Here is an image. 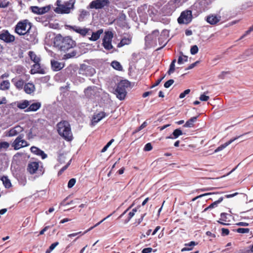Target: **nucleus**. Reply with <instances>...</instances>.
I'll list each match as a JSON object with an SVG mask.
<instances>
[{
    "label": "nucleus",
    "instance_id": "1",
    "mask_svg": "<svg viewBox=\"0 0 253 253\" xmlns=\"http://www.w3.org/2000/svg\"><path fill=\"white\" fill-rule=\"evenodd\" d=\"M55 44L59 47L61 50L65 51L72 48L75 45L74 41L70 37L57 36L55 39Z\"/></svg>",
    "mask_w": 253,
    "mask_h": 253
},
{
    "label": "nucleus",
    "instance_id": "2",
    "mask_svg": "<svg viewBox=\"0 0 253 253\" xmlns=\"http://www.w3.org/2000/svg\"><path fill=\"white\" fill-rule=\"evenodd\" d=\"M57 131L59 134L68 141L72 139V133L69 123L63 121L57 124Z\"/></svg>",
    "mask_w": 253,
    "mask_h": 253
},
{
    "label": "nucleus",
    "instance_id": "3",
    "mask_svg": "<svg viewBox=\"0 0 253 253\" xmlns=\"http://www.w3.org/2000/svg\"><path fill=\"white\" fill-rule=\"evenodd\" d=\"M75 2V0H70L62 3L61 0H57V7L54 9V11L57 13H69L71 9L74 8Z\"/></svg>",
    "mask_w": 253,
    "mask_h": 253
},
{
    "label": "nucleus",
    "instance_id": "4",
    "mask_svg": "<svg viewBox=\"0 0 253 253\" xmlns=\"http://www.w3.org/2000/svg\"><path fill=\"white\" fill-rule=\"evenodd\" d=\"M101 91V88L96 86H89L84 89V95L86 98L94 101L99 97Z\"/></svg>",
    "mask_w": 253,
    "mask_h": 253
},
{
    "label": "nucleus",
    "instance_id": "5",
    "mask_svg": "<svg viewBox=\"0 0 253 253\" xmlns=\"http://www.w3.org/2000/svg\"><path fill=\"white\" fill-rule=\"evenodd\" d=\"M185 0H170L162 8V12L165 15H170L172 12L181 3L185 1Z\"/></svg>",
    "mask_w": 253,
    "mask_h": 253
},
{
    "label": "nucleus",
    "instance_id": "6",
    "mask_svg": "<svg viewBox=\"0 0 253 253\" xmlns=\"http://www.w3.org/2000/svg\"><path fill=\"white\" fill-rule=\"evenodd\" d=\"M32 24L28 20L19 21L15 27V32L19 35L24 36L32 28Z\"/></svg>",
    "mask_w": 253,
    "mask_h": 253
},
{
    "label": "nucleus",
    "instance_id": "7",
    "mask_svg": "<svg viewBox=\"0 0 253 253\" xmlns=\"http://www.w3.org/2000/svg\"><path fill=\"white\" fill-rule=\"evenodd\" d=\"M129 83L126 81L120 82L117 85L115 90L117 97L120 100H124L126 95V88L129 85Z\"/></svg>",
    "mask_w": 253,
    "mask_h": 253
},
{
    "label": "nucleus",
    "instance_id": "8",
    "mask_svg": "<svg viewBox=\"0 0 253 253\" xmlns=\"http://www.w3.org/2000/svg\"><path fill=\"white\" fill-rule=\"evenodd\" d=\"M23 134H19L12 143V146L15 150H19L29 145V143L24 139Z\"/></svg>",
    "mask_w": 253,
    "mask_h": 253
},
{
    "label": "nucleus",
    "instance_id": "9",
    "mask_svg": "<svg viewBox=\"0 0 253 253\" xmlns=\"http://www.w3.org/2000/svg\"><path fill=\"white\" fill-rule=\"evenodd\" d=\"M113 38V34L111 31H105L104 36L102 40V45L107 50L113 49L112 41Z\"/></svg>",
    "mask_w": 253,
    "mask_h": 253
},
{
    "label": "nucleus",
    "instance_id": "10",
    "mask_svg": "<svg viewBox=\"0 0 253 253\" xmlns=\"http://www.w3.org/2000/svg\"><path fill=\"white\" fill-rule=\"evenodd\" d=\"M109 3V0H94L89 3L87 8L95 9H102L108 6Z\"/></svg>",
    "mask_w": 253,
    "mask_h": 253
},
{
    "label": "nucleus",
    "instance_id": "11",
    "mask_svg": "<svg viewBox=\"0 0 253 253\" xmlns=\"http://www.w3.org/2000/svg\"><path fill=\"white\" fill-rule=\"evenodd\" d=\"M24 39L33 44L38 42L37 32L35 27H32L24 35Z\"/></svg>",
    "mask_w": 253,
    "mask_h": 253
},
{
    "label": "nucleus",
    "instance_id": "12",
    "mask_svg": "<svg viewBox=\"0 0 253 253\" xmlns=\"http://www.w3.org/2000/svg\"><path fill=\"white\" fill-rule=\"evenodd\" d=\"M192 19V11L191 10H186L183 11L178 18V22L179 24H188Z\"/></svg>",
    "mask_w": 253,
    "mask_h": 253
},
{
    "label": "nucleus",
    "instance_id": "13",
    "mask_svg": "<svg viewBox=\"0 0 253 253\" xmlns=\"http://www.w3.org/2000/svg\"><path fill=\"white\" fill-rule=\"evenodd\" d=\"M69 29L72 30L76 33L79 34L83 37H85L86 35H88L90 34L91 32V30L89 28H87L85 27H81L77 26H71V25H67L66 26Z\"/></svg>",
    "mask_w": 253,
    "mask_h": 253
},
{
    "label": "nucleus",
    "instance_id": "14",
    "mask_svg": "<svg viewBox=\"0 0 253 253\" xmlns=\"http://www.w3.org/2000/svg\"><path fill=\"white\" fill-rule=\"evenodd\" d=\"M50 9V5H46L43 7H40L37 6H30V9L31 11L36 14H43L49 11Z\"/></svg>",
    "mask_w": 253,
    "mask_h": 253
},
{
    "label": "nucleus",
    "instance_id": "15",
    "mask_svg": "<svg viewBox=\"0 0 253 253\" xmlns=\"http://www.w3.org/2000/svg\"><path fill=\"white\" fill-rule=\"evenodd\" d=\"M0 39L5 42L9 43L14 41L15 37L11 35L8 31L3 30L0 34Z\"/></svg>",
    "mask_w": 253,
    "mask_h": 253
},
{
    "label": "nucleus",
    "instance_id": "16",
    "mask_svg": "<svg viewBox=\"0 0 253 253\" xmlns=\"http://www.w3.org/2000/svg\"><path fill=\"white\" fill-rule=\"evenodd\" d=\"M159 35V31L158 30H155L153 31L152 33L145 37V40L146 42L148 44L155 43Z\"/></svg>",
    "mask_w": 253,
    "mask_h": 253
},
{
    "label": "nucleus",
    "instance_id": "17",
    "mask_svg": "<svg viewBox=\"0 0 253 253\" xmlns=\"http://www.w3.org/2000/svg\"><path fill=\"white\" fill-rule=\"evenodd\" d=\"M106 116L107 115L104 112L101 111L94 113L91 120V125L92 126H95L97 123L101 121L103 118H105Z\"/></svg>",
    "mask_w": 253,
    "mask_h": 253
},
{
    "label": "nucleus",
    "instance_id": "18",
    "mask_svg": "<svg viewBox=\"0 0 253 253\" xmlns=\"http://www.w3.org/2000/svg\"><path fill=\"white\" fill-rule=\"evenodd\" d=\"M23 130V127L19 126H16L11 128L8 132L7 135L9 137H12L18 135Z\"/></svg>",
    "mask_w": 253,
    "mask_h": 253
},
{
    "label": "nucleus",
    "instance_id": "19",
    "mask_svg": "<svg viewBox=\"0 0 253 253\" xmlns=\"http://www.w3.org/2000/svg\"><path fill=\"white\" fill-rule=\"evenodd\" d=\"M30 150L32 153L38 156L41 157L42 159H45L47 156L42 150L37 147L32 146L31 147Z\"/></svg>",
    "mask_w": 253,
    "mask_h": 253
},
{
    "label": "nucleus",
    "instance_id": "20",
    "mask_svg": "<svg viewBox=\"0 0 253 253\" xmlns=\"http://www.w3.org/2000/svg\"><path fill=\"white\" fill-rule=\"evenodd\" d=\"M220 19V16L212 14L207 17L206 21L211 25H214L218 23Z\"/></svg>",
    "mask_w": 253,
    "mask_h": 253
},
{
    "label": "nucleus",
    "instance_id": "21",
    "mask_svg": "<svg viewBox=\"0 0 253 253\" xmlns=\"http://www.w3.org/2000/svg\"><path fill=\"white\" fill-rule=\"evenodd\" d=\"M42 106V104L40 102H36L29 105V107L25 110V112H36Z\"/></svg>",
    "mask_w": 253,
    "mask_h": 253
},
{
    "label": "nucleus",
    "instance_id": "22",
    "mask_svg": "<svg viewBox=\"0 0 253 253\" xmlns=\"http://www.w3.org/2000/svg\"><path fill=\"white\" fill-rule=\"evenodd\" d=\"M243 135H239L238 136L235 137L231 139H230L228 142L225 143L221 145L219 147H218L214 151L215 153H217L218 152H219L224 148H225L227 146H228L229 145H230L231 143H232L233 142L238 139L239 138L241 137Z\"/></svg>",
    "mask_w": 253,
    "mask_h": 253
},
{
    "label": "nucleus",
    "instance_id": "23",
    "mask_svg": "<svg viewBox=\"0 0 253 253\" xmlns=\"http://www.w3.org/2000/svg\"><path fill=\"white\" fill-rule=\"evenodd\" d=\"M51 65L52 70L55 71H59L64 67L63 63L54 60H51Z\"/></svg>",
    "mask_w": 253,
    "mask_h": 253
},
{
    "label": "nucleus",
    "instance_id": "24",
    "mask_svg": "<svg viewBox=\"0 0 253 253\" xmlns=\"http://www.w3.org/2000/svg\"><path fill=\"white\" fill-rule=\"evenodd\" d=\"M23 89L25 93L31 94L35 91V86L33 84L28 83L24 84Z\"/></svg>",
    "mask_w": 253,
    "mask_h": 253
},
{
    "label": "nucleus",
    "instance_id": "25",
    "mask_svg": "<svg viewBox=\"0 0 253 253\" xmlns=\"http://www.w3.org/2000/svg\"><path fill=\"white\" fill-rule=\"evenodd\" d=\"M39 166V164L37 162H33L30 163L28 165L27 170L31 174L35 173L38 169Z\"/></svg>",
    "mask_w": 253,
    "mask_h": 253
},
{
    "label": "nucleus",
    "instance_id": "26",
    "mask_svg": "<svg viewBox=\"0 0 253 253\" xmlns=\"http://www.w3.org/2000/svg\"><path fill=\"white\" fill-rule=\"evenodd\" d=\"M95 73V70L90 67L87 66L85 67L84 71L83 69L80 70V74H82L83 75H85L86 76H91Z\"/></svg>",
    "mask_w": 253,
    "mask_h": 253
},
{
    "label": "nucleus",
    "instance_id": "27",
    "mask_svg": "<svg viewBox=\"0 0 253 253\" xmlns=\"http://www.w3.org/2000/svg\"><path fill=\"white\" fill-rule=\"evenodd\" d=\"M212 0H200L199 4L200 5V11L201 12L205 11L207 6L211 2Z\"/></svg>",
    "mask_w": 253,
    "mask_h": 253
},
{
    "label": "nucleus",
    "instance_id": "28",
    "mask_svg": "<svg viewBox=\"0 0 253 253\" xmlns=\"http://www.w3.org/2000/svg\"><path fill=\"white\" fill-rule=\"evenodd\" d=\"M31 73L32 74H35L36 73H43L42 70L41 68V66L39 62L35 63V64L33 65L32 69L31 70Z\"/></svg>",
    "mask_w": 253,
    "mask_h": 253
},
{
    "label": "nucleus",
    "instance_id": "29",
    "mask_svg": "<svg viewBox=\"0 0 253 253\" xmlns=\"http://www.w3.org/2000/svg\"><path fill=\"white\" fill-rule=\"evenodd\" d=\"M131 42V37L129 36L124 37L121 42L118 43V47H121L124 45H128Z\"/></svg>",
    "mask_w": 253,
    "mask_h": 253
},
{
    "label": "nucleus",
    "instance_id": "30",
    "mask_svg": "<svg viewBox=\"0 0 253 253\" xmlns=\"http://www.w3.org/2000/svg\"><path fill=\"white\" fill-rule=\"evenodd\" d=\"M103 33V29H99L95 32H92L91 36L89 38V40L91 41H96L99 39L100 35Z\"/></svg>",
    "mask_w": 253,
    "mask_h": 253
},
{
    "label": "nucleus",
    "instance_id": "31",
    "mask_svg": "<svg viewBox=\"0 0 253 253\" xmlns=\"http://www.w3.org/2000/svg\"><path fill=\"white\" fill-rule=\"evenodd\" d=\"M80 14L78 17V20L80 22L84 21L85 18L90 15L89 12L85 10L81 9Z\"/></svg>",
    "mask_w": 253,
    "mask_h": 253
},
{
    "label": "nucleus",
    "instance_id": "32",
    "mask_svg": "<svg viewBox=\"0 0 253 253\" xmlns=\"http://www.w3.org/2000/svg\"><path fill=\"white\" fill-rule=\"evenodd\" d=\"M198 244V243L194 241H191L189 243L185 244V247L181 249V252L189 251L192 250L193 248Z\"/></svg>",
    "mask_w": 253,
    "mask_h": 253
},
{
    "label": "nucleus",
    "instance_id": "33",
    "mask_svg": "<svg viewBox=\"0 0 253 253\" xmlns=\"http://www.w3.org/2000/svg\"><path fill=\"white\" fill-rule=\"evenodd\" d=\"M147 5L143 4L138 7L137 9V12L140 16L145 17V16L147 15Z\"/></svg>",
    "mask_w": 253,
    "mask_h": 253
},
{
    "label": "nucleus",
    "instance_id": "34",
    "mask_svg": "<svg viewBox=\"0 0 253 253\" xmlns=\"http://www.w3.org/2000/svg\"><path fill=\"white\" fill-rule=\"evenodd\" d=\"M183 134L182 131L179 128L175 129L172 134L169 136H167L166 137L167 139H176L179 136Z\"/></svg>",
    "mask_w": 253,
    "mask_h": 253
},
{
    "label": "nucleus",
    "instance_id": "35",
    "mask_svg": "<svg viewBox=\"0 0 253 253\" xmlns=\"http://www.w3.org/2000/svg\"><path fill=\"white\" fill-rule=\"evenodd\" d=\"M12 82L14 83V85L17 89L21 90L24 88V81L22 79L15 80H12Z\"/></svg>",
    "mask_w": 253,
    "mask_h": 253
},
{
    "label": "nucleus",
    "instance_id": "36",
    "mask_svg": "<svg viewBox=\"0 0 253 253\" xmlns=\"http://www.w3.org/2000/svg\"><path fill=\"white\" fill-rule=\"evenodd\" d=\"M30 105V101L27 100H23L17 103V107L20 109H24L29 107Z\"/></svg>",
    "mask_w": 253,
    "mask_h": 253
},
{
    "label": "nucleus",
    "instance_id": "37",
    "mask_svg": "<svg viewBox=\"0 0 253 253\" xmlns=\"http://www.w3.org/2000/svg\"><path fill=\"white\" fill-rule=\"evenodd\" d=\"M198 117H193L190 119L188 120L186 123L183 126L185 127H191L194 126V123L197 121Z\"/></svg>",
    "mask_w": 253,
    "mask_h": 253
},
{
    "label": "nucleus",
    "instance_id": "38",
    "mask_svg": "<svg viewBox=\"0 0 253 253\" xmlns=\"http://www.w3.org/2000/svg\"><path fill=\"white\" fill-rule=\"evenodd\" d=\"M0 180L2 181L4 186L6 188H9L11 186V183L10 180L7 176H3L1 177Z\"/></svg>",
    "mask_w": 253,
    "mask_h": 253
},
{
    "label": "nucleus",
    "instance_id": "39",
    "mask_svg": "<svg viewBox=\"0 0 253 253\" xmlns=\"http://www.w3.org/2000/svg\"><path fill=\"white\" fill-rule=\"evenodd\" d=\"M10 87V83L8 80L3 81L0 84V89L2 90H8Z\"/></svg>",
    "mask_w": 253,
    "mask_h": 253
},
{
    "label": "nucleus",
    "instance_id": "40",
    "mask_svg": "<svg viewBox=\"0 0 253 253\" xmlns=\"http://www.w3.org/2000/svg\"><path fill=\"white\" fill-rule=\"evenodd\" d=\"M157 12V10L153 6L147 5V15H149L150 17H153V16L156 15Z\"/></svg>",
    "mask_w": 253,
    "mask_h": 253
},
{
    "label": "nucleus",
    "instance_id": "41",
    "mask_svg": "<svg viewBox=\"0 0 253 253\" xmlns=\"http://www.w3.org/2000/svg\"><path fill=\"white\" fill-rule=\"evenodd\" d=\"M29 55L31 59L34 61V63L40 62V58L37 56V55L33 51H30L29 52Z\"/></svg>",
    "mask_w": 253,
    "mask_h": 253
},
{
    "label": "nucleus",
    "instance_id": "42",
    "mask_svg": "<svg viewBox=\"0 0 253 253\" xmlns=\"http://www.w3.org/2000/svg\"><path fill=\"white\" fill-rule=\"evenodd\" d=\"M223 200V198L220 197L218 199V200L215 201L214 202L212 203L211 204L209 207H208L207 208L205 209V211H206L209 209L213 208L214 207H216L218 204L221 203Z\"/></svg>",
    "mask_w": 253,
    "mask_h": 253
},
{
    "label": "nucleus",
    "instance_id": "43",
    "mask_svg": "<svg viewBox=\"0 0 253 253\" xmlns=\"http://www.w3.org/2000/svg\"><path fill=\"white\" fill-rule=\"evenodd\" d=\"M9 146V143L7 142H0V152L6 151Z\"/></svg>",
    "mask_w": 253,
    "mask_h": 253
},
{
    "label": "nucleus",
    "instance_id": "44",
    "mask_svg": "<svg viewBox=\"0 0 253 253\" xmlns=\"http://www.w3.org/2000/svg\"><path fill=\"white\" fill-rule=\"evenodd\" d=\"M112 67L117 70L121 71L122 70V66L120 63V62L117 61H113L111 63Z\"/></svg>",
    "mask_w": 253,
    "mask_h": 253
},
{
    "label": "nucleus",
    "instance_id": "45",
    "mask_svg": "<svg viewBox=\"0 0 253 253\" xmlns=\"http://www.w3.org/2000/svg\"><path fill=\"white\" fill-rule=\"evenodd\" d=\"M176 62V59H174L170 64L169 69L168 71V74L170 75L172 73H173L175 70V63Z\"/></svg>",
    "mask_w": 253,
    "mask_h": 253
},
{
    "label": "nucleus",
    "instance_id": "46",
    "mask_svg": "<svg viewBox=\"0 0 253 253\" xmlns=\"http://www.w3.org/2000/svg\"><path fill=\"white\" fill-rule=\"evenodd\" d=\"M136 211L137 210L135 208L133 209L131 211L129 212L128 218L126 220L125 223H127L130 220V219L134 215Z\"/></svg>",
    "mask_w": 253,
    "mask_h": 253
},
{
    "label": "nucleus",
    "instance_id": "47",
    "mask_svg": "<svg viewBox=\"0 0 253 253\" xmlns=\"http://www.w3.org/2000/svg\"><path fill=\"white\" fill-rule=\"evenodd\" d=\"M188 60V57L187 56H183V57L179 56L178 59L177 63L179 64H182L184 62H187Z\"/></svg>",
    "mask_w": 253,
    "mask_h": 253
},
{
    "label": "nucleus",
    "instance_id": "48",
    "mask_svg": "<svg viewBox=\"0 0 253 253\" xmlns=\"http://www.w3.org/2000/svg\"><path fill=\"white\" fill-rule=\"evenodd\" d=\"M198 47L196 45H194L191 46L190 49V53L192 55H195L198 53Z\"/></svg>",
    "mask_w": 253,
    "mask_h": 253
},
{
    "label": "nucleus",
    "instance_id": "49",
    "mask_svg": "<svg viewBox=\"0 0 253 253\" xmlns=\"http://www.w3.org/2000/svg\"><path fill=\"white\" fill-rule=\"evenodd\" d=\"M249 228H238L236 230V232L239 233H248L249 232Z\"/></svg>",
    "mask_w": 253,
    "mask_h": 253
},
{
    "label": "nucleus",
    "instance_id": "50",
    "mask_svg": "<svg viewBox=\"0 0 253 253\" xmlns=\"http://www.w3.org/2000/svg\"><path fill=\"white\" fill-rule=\"evenodd\" d=\"M76 182V180L75 178H71V179H70L68 183V187L69 188L73 187L75 184Z\"/></svg>",
    "mask_w": 253,
    "mask_h": 253
},
{
    "label": "nucleus",
    "instance_id": "51",
    "mask_svg": "<svg viewBox=\"0 0 253 253\" xmlns=\"http://www.w3.org/2000/svg\"><path fill=\"white\" fill-rule=\"evenodd\" d=\"M228 216H229V215L226 213H224V212H223V213H221V214H220V220L223 221H227V219H228Z\"/></svg>",
    "mask_w": 253,
    "mask_h": 253
},
{
    "label": "nucleus",
    "instance_id": "52",
    "mask_svg": "<svg viewBox=\"0 0 253 253\" xmlns=\"http://www.w3.org/2000/svg\"><path fill=\"white\" fill-rule=\"evenodd\" d=\"M174 83V80L172 79L169 80L166 82L164 84V86L166 88L169 87Z\"/></svg>",
    "mask_w": 253,
    "mask_h": 253
},
{
    "label": "nucleus",
    "instance_id": "53",
    "mask_svg": "<svg viewBox=\"0 0 253 253\" xmlns=\"http://www.w3.org/2000/svg\"><path fill=\"white\" fill-rule=\"evenodd\" d=\"M190 92V89H187L185 90H184L183 92L181 93L179 95V98L182 99L185 97V96L189 94Z\"/></svg>",
    "mask_w": 253,
    "mask_h": 253
},
{
    "label": "nucleus",
    "instance_id": "54",
    "mask_svg": "<svg viewBox=\"0 0 253 253\" xmlns=\"http://www.w3.org/2000/svg\"><path fill=\"white\" fill-rule=\"evenodd\" d=\"M253 32V25L252 26H251L248 30H247L245 33L242 36H241V37L240 38V40H241L242 39H243L244 37H245L246 36H247L248 35H249L251 32Z\"/></svg>",
    "mask_w": 253,
    "mask_h": 253
},
{
    "label": "nucleus",
    "instance_id": "55",
    "mask_svg": "<svg viewBox=\"0 0 253 253\" xmlns=\"http://www.w3.org/2000/svg\"><path fill=\"white\" fill-rule=\"evenodd\" d=\"M152 149V146L150 143H147L144 148V150L145 151H149Z\"/></svg>",
    "mask_w": 253,
    "mask_h": 253
},
{
    "label": "nucleus",
    "instance_id": "56",
    "mask_svg": "<svg viewBox=\"0 0 253 253\" xmlns=\"http://www.w3.org/2000/svg\"><path fill=\"white\" fill-rule=\"evenodd\" d=\"M209 99V96L205 94H202L200 97V100L202 101H206Z\"/></svg>",
    "mask_w": 253,
    "mask_h": 253
},
{
    "label": "nucleus",
    "instance_id": "57",
    "mask_svg": "<svg viewBox=\"0 0 253 253\" xmlns=\"http://www.w3.org/2000/svg\"><path fill=\"white\" fill-rule=\"evenodd\" d=\"M221 231H222V236H226V235H228L229 233V231L228 229H226V228H222L221 229Z\"/></svg>",
    "mask_w": 253,
    "mask_h": 253
},
{
    "label": "nucleus",
    "instance_id": "58",
    "mask_svg": "<svg viewBox=\"0 0 253 253\" xmlns=\"http://www.w3.org/2000/svg\"><path fill=\"white\" fill-rule=\"evenodd\" d=\"M147 126V123L144 122L138 128L135 130V132H138Z\"/></svg>",
    "mask_w": 253,
    "mask_h": 253
},
{
    "label": "nucleus",
    "instance_id": "59",
    "mask_svg": "<svg viewBox=\"0 0 253 253\" xmlns=\"http://www.w3.org/2000/svg\"><path fill=\"white\" fill-rule=\"evenodd\" d=\"M165 77V75H164L163 77H162L161 78L158 79L156 82L155 83V84L152 85V87H154L155 86H157L158 85H159L160 84V83L162 82V81L164 79V78Z\"/></svg>",
    "mask_w": 253,
    "mask_h": 253
},
{
    "label": "nucleus",
    "instance_id": "60",
    "mask_svg": "<svg viewBox=\"0 0 253 253\" xmlns=\"http://www.w3.org/2000/svg\"><path fill=\"white\" fill-rule=\"evenodd\" d=\"M59 245V243L58 242H56L53 244H52L50 247L49 249L50 251H53L56 246H57Z\"/></svg>",
    "mask_w": 253,
    "mask_h": 253
},
{
    "label": "nucleus",
    "instance_id": "61",
    "mask_svg": "<svg viewBox=\"0 0 253 253\" xmlns=\"http://www.w3.org/2000/svg\"><path fill=\"white\" fill-rule=\"evenodd\" d=\"M152 251V249L151 248H147L143 249L142 251V253H150Z\"/></svg>",
    "mask_w": 253,
    "mask_h": 253
},
{
    "label": "nucleus",
    "instance_id": "62",
    "mask_svg": "<svg viewBox=\"0 0 253 253\" xmlns=\"http://www.w3.org/2000/svg\"><path fill=\"white\" fill-rule=\"evenodd\" d=\"M236 225H238V226H248L249 224L247 222H238V223H236Z\"/></svg>",
    "mask_w": 253,
    "mask_h": 253
},
{
    "label": "nucleus",
    "instance_id": "63",
    "mask_svg": "<svg viewBox=\"0 0 253 253\" xmlns=\"http://www.w3.org/2000/svg\"><path fill=\"white\" fill-rule=\"evenodd\" d=\"M8 2H0V7L5 8L8 6Z\"/></svg>",
    "mask_w": 253,
    "mask_h": 253
},
{
    "label": "nucleus",
    "instance_id": "64",
    "mask_svg": "<svg viewBox=\"0 0 253 253\" xmlns=\"http://www.w3.org/2000/svg\"><path fill=\"white\" fill-rule=\"evenodd\" d=\"M198 63V61H196L195 62V63H192L191 64H190L188 67L186 69V70H190V69H191L192 68H193L196 65V64Z\"/></svg>",
    "mask_w": 253,
    "mask_h": 253
}]
</instances>
